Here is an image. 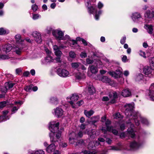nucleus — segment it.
<instances>
[{"label":"nucleus","mask_w":154,"mask_h":154,"mask_svg":"<svg viewBox=\"0 0 154 154\" xmlns=\"http://www.w3.org/2000/svg\"><path fill=\"white\" fill-rule=\"evenodd\" d=\"M59 123L55 121L50 122L49 128L52 133L50 134V141L51 142L56 143L61 136V132L58 130Z\"/></svg>","instance_id":"f257e3e1"},{"label":"nucleus","mask_w":154,"mask_h":154,"mask_svg":"<svg viewBox=\"0 0 154 154\" xmlns=\"http://www.w3.org/2000/svg\"><path fill=\"white\" fill-rule=\"evenodd\" d=\"M124 107L126 108L125 111V115L128 117H131V118L134 120L136 125L138 126L139 125V120H140V117L141 116L139 112L134 111L133 104L125 105Z\"/></svg>","instance_id":"f03ea898"},{"label":"nucleus","mask_w":154,"mask_h":154,"mask_svg":"<svg viewBox=\"0 0 154 154\" xmlns=\"http://www.w3.org/2000/svg\"><path fill=\"white\" fill-rule=\"evenodd\" d=\"M106 128L102 127L101 129V131L104 134L107 133V131L112 133L114 135H116L118 134V131L114 129L112 126H109L111 124V122L109 119H107L105 122Z\"/></svg>","instance_id":"7ed1b4c3"},{"label":"nucleus","mask_w":154,"mask_h":154,"mask_svg":"<svg viewBox=\"0 0 154 154\" xmlns=\"http://www.w3.org/2000/svg\"><path fill=\"white\" fill-rule=\"evenodd\" d=\"M76 135V133L74 132H72L69 135V142L70 143L74 144L75 146H77L79 144L83 142V140H81L78 141Z\"/></svg>","instance_id":"20e7f679"},{"label":"nucleus","mask_w":154,"mask_h":154,"mask_svg":"<svg viewBox=\"0 0 154 154\" xmlns=\"http://www.w3.org/2000/svg\"><path fill=\"white\" fill-rule=\"evenodd\" d=\"M52 35L57 39L59 40H66L67 39L66 37V35L65 37L63 36V33L61 30H53Z\"/></svg>","instance_id":"39448f33"},{"label":"nucleus","mask_w":154,"mask_h":154,"mask_svg":"<svg viewBox=\"0 0 154 154\" xmlns=\"http://www.w3.org/2000/svg\"><path fill=\"white\" fill-rule=\"evenodd\" d=\"M143 143V142L139 139L137 141L134 140L131 142L130 147L131 149L136 150L141 147Z\"/></svg>","instance_id":"423d86ee"},{"label":"nucleus","mask_w":154,"mask_h":154,"mask_svg":"<svg viewBox=\"0 0 154 154\" xmlns=\"http://www.w3.org/2000/svg\"><path fill=\"white\" fill-rule=\"evenodd\" d=\"M31 35L34 38L35 40L38 43H40L42 42L41 35L40 33L37 31H33L32 34Z\"/></svg>","instance_id":"0eeeda50"},{"label":"nucleus","mask_w":154,"mask_h":154,"mask_svg":"<svg viewBox=\"0 0 154 154\" xmlns=\"http://www.w3.org/2000/svg\"><path fill=\"white\" fill-rule=\"evenodd\" d=\"M57 74L60 77H65L69 75V71L65 69H61V68H58L57 71Z\"/></svg>","instance_id":"6e6552de"},{"label":"nucleus","mask_w":154,"mask_h":154,"mask_svg":"<svg viewBox=\"0 0 154 154\" xmlns=\"http://www.w3.org/2000/svg\"><path fill=\"white\" fill-rule=\"evenodd\" d=\"M141 17L140 13L138 12L133 13L131 16V18L135 23H138Z\"/></svg>","instance_id":"1a4fd4ad"},{"label":"nucleus","mask_w":154,"mask_h":154,"mask_svg":"<svg viewBox=\"0 0 154 154\" xmlns=\"http://www.w3.org/2000/svg\"><path fill=\"white\" fill-rule=\"evenodd\" d=\"M79 97L76 94H73L72 95L71 97H67V100H68L69 99L70 100H71V101H69V103H70L72 105V107L73 108H74L75 106H73V101H77L78 98Z\"/></svg>","instance_id":"9d476101"},{"label":"nucleus","mask_w":154,"mask_h":154,"mask_svg":"<svg viewBox=\"0 0 154 154\" xmlns=\"http://www.w3.org/2000/svg\"><path fill=\"white\" fill-rule=\"evenodd\" d=\"M108 73L115 78H118L120 77L122 74V72L119 69L117 70L116 72L110 71L108 72Z\"/></svg>","instance_id":"9b49d317"},{"label":"nucleus","mask_w":154,"mask_h":154,"mask_svg":"<svg viewBox=\"0 0 154 154\" xmlns=\"http://www.w3.org/2000/svg\"><path fill=\"white\" fill-rule=\"evenodd\" d=\"M124 149L123 146L120 143L116 146H111L109 147L108 150H113L115 151H120Z\"/></svg>","instance_id":"f8f14e48"},{"label":"nucleus","mask_w":154,"mask_h":154,"mask_svg":"<svg viewBox=\"0 0 154 154\" xmlns=\"http://www.w3.org/2000/svg\"><path fill=\"white\" fill-rule=\"evenodd\" d=\"M66 37L67 38V39L66 40L69 42V45L71 47L75 48V45H77L76 41L70 38L69 36L68 35H66Z\"/></svg>","instance_id":"ddd939ff"},{"label":"nucleus","mask_w":154,"mask_h":154,"mask_svg":"<svg viewBox=\"0 0 154 154\" xmlns=\"http://www.w3.org/2000/svg\"><path fill=\"white\" fill-rule=\"evenodd\" d=\"M53 49L54 51L55 55L57 57H60L62 54V52L60 50L59 47L56 45L53 46Z\"/></svg>","instance_id":"4468645a"},{"label":"nucleus","mask_w":154,"mask_h":154,"mask_svg":"<svg viewBox=\"0 0 154 154\" xmlns=\"http://www.w3.org/2000/svg\"><path fill=\"white\" fill-rule=\"evenodd\" d=\"M63 109L60 107H57L54 109L55 114L58 117L62 116L63 114Z\"/></svg>","instance_id":"2eb2a0df"},{"label":"nucleus","mask_w":154,"mask_h":154,"mask_svg":"<svg viewBox=\"0 0 154 154\" xmlns=\"http://www.w3.org/2000/svg\"><path fill=\"white\" fill-rule=\"evenodd\" d=\"M121 95L124 97H129L131 95V91L128 89L123 90L121 93Z\"/></svg>","instance_id":"dca6fc26"},{"label":"nucleus","mask_w":154,"mask_h":154,"mask_svg":"<svg viewBox=\"0 0 154 154\" xmlns=\"http://www.w3.org/2000/svg\"><path fill=\"white\" fill-rule=\"evenodd\" d=\"M131 125V128H129L127 131V133L128 135L130 136L131 138H133L134 137L135 134L134 132V131L133 127H134V125L132 124H130Z\"/></svg>","instance_id":"f3484780"},{"label":"nucleus","mask_w":154,"mask_h":154,"mask_svg":"<svg viewBox=\"0 0 154 154\" xmlns=\"http://www.w3.org/2000/svg\"><path fill=\"white\" fill-rule=\"evenodd\" d=\"M109 99L111 103H114L115 102V99L117 97V94L116 92L111 93L109 95Z\"/></svg>","instance_id":"a211bd4d"},{"label":"nucleus","mask_w":154,"mask_h":154,"mask_svg":"<svg viewBox=\"0 0 154 154\" xmlns=\"http://www.w3.org/2000/svg\"><path fill=\"white\" fill-rule=\"evenodd\" d=\"M96 130H92L90 132L88 131L87 134L90 136V138L91 139H93L98 135L96 133Z\"/></svg>","instance_id":"6ab92c4d"},{"label":"nucleus","mask_w":154,"mask_h":154,"mask_svg":"<svg viewBox=\"0 0 154 154\" xmlns=\"http://www.w3.org/2000/svg\"><path fill=\"white\" fill-rule=\"evenodd\" d=\"M85 72H84V71L82 72H78L76 73L75 77L76 79H85Z\"/></svg>","instance_id":"aec40b11"},{"label":"nucleus","mask_w":154,"mask_h":154,"mask_svg":"<svg viewBox=\"0 0 154 154\" xmlns=\"http://www.w3.org/2000/svg\"><path fill=\"white\" fill-rule=\"evenodd\" d=\"M55 144L54 143H51L47 147L46 151L48 153H51L55 150Z\"/></svg>","instance_id":"412c9836"},{"label":"nucleus","mask_w":154,"mask_h":154,"mask_svg":"<svg viewBox=\"0 0 154 154\" xmlns=\"http://www.w3.org/2000/svg\"><path fill=\"white\" fill-rule=\"evenodd\" d=\"M144 16L146 18V22L148 23V22L146 21L147 19H151L152 18V12H151L149 10H147L145 13L144 14Z\"/></svg>","instance_id":"4be33fe9"},{"label":"nucleus","mask_w":154,"mask_h":154,"mask_svg":"<svg viewBox=\"0 0 154 154\" xmlns=\"http://www.w3.org/2000/svg\"><path fill=\"white\" fill-rule=\"evenodd\" d=\"M144 27L147 30L149 33L151 34L152 33L153 28L152 25L146 24L144 25Z\"/></svg>","instance_id":"5701e85b"},{"label":"nucleus","mask_w":154,"mask_h":154,"mask_svg":"<svg viewBox=\"0 0 154 154\" xmlns=\"http://www.w3.org/2000/svg\"><path fill=\"white\" fill-rule=\"evenodd\" d=\"M152 69L148 66H145L143 69V72L146 75L150 74L152 72Z\"/></svg>","instance_id":"b1692460"},{"label":"nucleus","mask_w":154,"mask_h":154,"mask_svg":"<svg viewBox=\"0 0 154 154\" xmlns=\"http://www.w3.org/2000/svg\"><path fill=\"white\" fill-rule=\"evenodd\" d=\"M99 80L103 82L109 83L111 82V80L106 76H102L99 78Z\"/></svg>","instance_id":"393cba45"},{"label":"nucleus","mask_w":154,"mask_h":154,"mask_svg":"<svg viewBox=\"0 0 154 154\" xmlns=\"http://www.w3.org/2000/svg\"><path fill=\"white\" fill-rule=\"evenodd\" d=\"M87 5H87V6L88 7V13L90 14H93L94 13V11H95V8L92 6H91L90 7H89V5H90L89 2H87Z\"/></svg>","instance_id":"a878e982"},{"label":"nucleus","mask_w":154,"mask_h":154,"mask_svg":"<svg viewBox=\"0 0 154 154\" xmlns=\"http://www.w3.org/2000/svg\"><path fill=\"white\" fill-rule=\"evenodd\" d=\"M149 96L150 97V98L152 100H154V89L150 87L149 89V92L148 93Z\"/></svg>","instance_id":"bb28decb"},{"label":"nucleus","mask_w":154,"mask_h":154,"mask_svg":"<svg viewBox=\"0 0 154 154\" xmlns=\"http://www.w3.org/2000/svg\"><path fill=\"white\" fill-rule=\"evenodd\" d=\"M94 112L92 110L88 111L85 110L84 111V113L85 115L88 117H89L94 113Z\"/></svg>","instance_id":"cd10ccee"},{"label":"nucleus","mask_w":154,"mask_h":154,"mask_svg":"<svg viewBox=\"0 0 154 154\" xmlns=\"http://www.w3.org/2000/svg\"><path fill=\"white\" fill-rule=\"evenodd\" d=\"M89 93L91 94H93L95 92V89L92 85H90L88 86Z\"/></svg>","instance_id":"c85d7f7f"},{"label":"nucleus","mask_w":154,"mask_h":154,"mask_svg":"<svg viewBox=\"0 0 154 154\" xmlns=\"http://www.w3.org/2000/svg\"><path fill=\"white\" fill-rule=\"evenodd\" d=\"M54 59L51 55H48L45 59V61L46 63H50L54 62Z\"/></svg>","instance_id":"c756f323"},{"label":"nucleus","mask_w":154,"mask_h":154,"mask_svg":"<svg viewBox=\"0 0 154 154\" xmlns=\"http://www.w3.org/2000/svg\"><path fill=\"white\" fill-rule=\"evenodd\" d=\"M91 72L93 73H96L98 72V69L96 66L92 65L90 66Z\"/></svg>","instance_id":"7c9ffc66"},{"label":"nucleus","mask_w":154,"mask_h":154,"mask_svg":"<svg viewBox=\"0 0 154 154\" xmlns=\"http://www.w3.org/2000/svg\"><path fill=\"white\" fill-rule=\"evenodd\" d=\"M4 49L5 50L4 51H5L6 52H8L10 51L12 49V46L10 44L6 45L4 46Z\"/></svg>","instance_id":"2f4dec72"},{"label":"nucleus","mask_w":154,"mask_h":154,"mask_svg":"<svg viewBox=\"0 0 154 154\" xmlns=\"http://www.w3.org/2000/svg\"><path fill=\"white\" fill-rule=\"evenodd\" d=\"M9 33V31L6 30L3 28H0V35H5Z\"/></svg>","instance_id":"473e14b6"},{"label":"nucleus","mask_w":154,"mask_h":154,"mask_svg":"<svg viewBox=\"0 0 154 154\" xmlns=\"http://www.w3.org/2000/svg\"><path fill=\"white\" fill-rule=\"evenodd\" d=\"M143 75L142 74L139 73L135 76V79L136 81H140L143 79Z\"/></svg>","instance_id":"72a5a7b5"},{"label":"nucleus","mask_w":154,"mask_h":154,"mask_svg":"<svg viewBox=\"0 0 154 154\" xmlns=\"http://www.w3.org/2000/svg\"><path fill=\"white\" fill-rule=\"evenodd\" d=\"M15 84L14 83L10 82L6 83L5 84V88L6 89H10L14 86Z\"/></svg>","instance_id":"f704fd0d"},{"label":"nucleus","mask_w":154,"mask_h":154,"mask_svg":"<svg viewBox=\"0 0 154 154\" xmlns=\"http://www.w3.org/2000/svg\"><path fill=\"white\" fill-rule=\"evenodd\" d=\"M94 12H96V14L95 15V19L96 20H97L99 19V15L102 14V11L100 10L99 11L97 12H96V10L95 9V11H94Z\"/></svg>","instance_id":"c9c22d12"},{"label":"nucleus","mask_w":154,"mask_h":154,"mask_svg":"<svg viewBox=\"0 0 154 154\" xmlns=\"http://www.w3.org/2000/svg\"><path fill=\"white\" fill-rule=\"evenodd\" d=\"M71 65L72 68H76L78 67H80L81 63L78 62L72 63H71Z\"/></svg>","instance_id":"e433bc0d"},{"label":"nucleus","mask_w":154,"mask_h":154,"mask_svg":"<svg viewBox=\"0 0 154 154\" xmlns=\"http://www.w3.org/2000/svg\"><path fill=\"white\" fill-rule=\"evenodd\" d=\"M97 152L96 151H94L93 152H90L88 150H85L81 152V154H96Z\"/></svg>","instance_id":"4c0bfd02"},{"label":"nucleus","mask_w":154,"mask_h":154,"mask_svg":"<svg viewBox=\"0 0 154 154\" xmlns=\"http://www.w3.org/2000/svg\"><path fill=\"white\" fill-rule=\"evenodd\" d=\"M140 120L143 124L146 125H147L149 124L148 121L146 119L142 117H140Z\"/></svg>","instance_id":"58836bf2"},{"label":"nucleus","mask_w":154,"mask_h":154,"mask_svg":"<svg viewBox=\"0 0 154 154\" xmlns=\"http://www.w3.org/2000/svg\"><path fill=\"white\" fill-rule=\"evenodd\" d=\"M99 117L98 116H94L91 118L92 123L93 124H94L97 122L98 121L99 119Z\"/></svg>","instance_id":"ea45409f"},{"label":"nucleus","mask_w":154,"mask_h":154,"mask_svg":"<svg viewBox=\"0 0 154 154\" xmlns=\"http://www.w3.org/2000/svg\"><path fill=\"white\" fill-rule=\"evenodd\" d=\"M13 48L15 49V51L17 54H20L22 50L21 48H19V47H17L16 46H14Z\"/></svg>","instance_id":"a19ab883"},{"label":"nucleus","mask_w":154,"mask_h":154,"mask_svg":"<svg viewBox=\"0 0 154 154\" xmlns=\"http://www.w3.org/2000/svg\"><path fill=\"white\" fill-rule=\"evenodd\" d=\"M15 38L17 43H20L22 42V40L21 39L20 35V34L16 35L15 36Z\"/></svg>","instance_id":"79ce46f5"},{"label":"nucleus","mask_w":154,"mask_h":154,"mask_svg":"<svg viewBox=\"0 0 154 154\" xmlns=\"http://www.w3.org/2000/svg\"><path fill=\"white\" fill-rule=\"evenodd\" d=\"M150 66L152 69H154V57L150 58L149 60Z\"/></svg>","instance_id":"37998d69"},{"label":"nucleus","mask_w":154,"mask_h":154,"mask_svg":"<svg viewBox=\"0 0 154 154\" xmlns=\"http://www.w3.org/2000/svg\"><path fill=\"white\" fill-rule=\"evenodd\" d=\"M8 113V111L7 110L3 111H2L3 115H2L4 116L5 118V120H8L9 119L8 116H7Z\"/></svg>","instance_id":"c03bdc74"},{"label":"nucleus","mask_w":154,"mask_h":154,"mask_svg":"<svg viewBox=\"0 0 154 154\" xmlns=\"http://www.w3.org/2000/svg\"><path fill=\"white\" fill-rule=\"evenodd\" d=\"M114 118L116 119H122L123 116H122L119 113H117L115 114L114 115Z\"/></svg>","instance_id":"a18cd8bd"},{"label":"nucleus","mask_w":154,"mask_h":154,"mask_svg":"<svg viewBox=\"0 0 154 154\" xmlns=\"http://www.w3.org/2000/svg\"><path fill=\"white\" fill-rule=\"evenodd\" d=\"M41 16L38 14H34L32 15V18L34 20H36L40 18Z\"/></svg>","instance_id":"49530a36"},{"label":"nucleus","mask_w":154,"mask_h":154,"mask_svg":"<svg viewBox=\"0 0 154 154\" xmlns=\"http://www.w3.org/2000/svg\"><path fill=\"white\" fill-rule=\"evenodd\" d=\"M95 144L94 142H90L88 145V148L89 149H91L94 147Z\"/></svg>","instance_id":"de8ad7c7"},{"label":"nucleus","mask_w":154,"mask_h":154,"mask_svg":"<svg viewBox=\"0 0 154 154\" xmlns=\"http://www.w3.org/2000/svg\"><path fill=\"white\" fill-rule=\"evenodd\" d=\"M54 29H53L51 26H48L47 27L46 29V32L48 34H50L51 33V32H52L53 30H54Z\"/></svg>","instance_id":"09e8293b"},{"label":"nucleus","mask_w":154,"mask_h":154,"mask_svg":"<svg viewBox=\"0 0 154 154\" xmlns=\"http://www.w3.org/2000/svg\"><path fill=\"white\" fill-rule=\"evenodd\" d=\"M51 102L52 103L55 104L57 101V99L55 97H52L50 98Z\"/></svg>","instance_id":"8fccbe9b"},{"label":"nucleus","mask_w":154,"mask_h":154,"mask_svg":"<svg viewBox=\"0 0 154 154\" xmlns=\"http://www.w3.org/2000/svg\"><path fill=\"white\" fill-rule=\"evenodd\" d=\"M32 154H45V152L42 150L40 149L36 151L35 152H33Z\"/></svg>","instance_id":"3c124183"},{"label":"nucleus","mask_w":154,"mask_h":154,"mask_svg":"<svg viewBox=\"0 0 154 154\" xmlns=\"http://www.w3.org/2000/svg\"><path fill=\"white\" fill-rule=\"evenodd\" d=\"M9 58V57L5 55L0 54V60L8 59Z\"/></svg>","instance_id":"603ef678"},{"label":"nucleus","mask_w":154,"mask_h":154,"mask_svg":"<svg viewBox=\"0 0 154 154\" xmlns=\"http://www.w3.org/2000/svg\"><path fill=\"white\" fill-rule=\"evenodd\" d=\"M38 8V6L36 4L33 5L32 6V9L34 12L36 11Z\"/></svg>","instance_id":"864d4df0"},{"label":"nucleus","mask_w":154,"mask_h":154,"mask_svg":"<svg viewBox=\"0 0 154 154\" xmlns=\"http://www.w3.org/2000/svg\"><path fill=\"white\" fill-rule=\"evenodd\" d=\"M7 102L5 101L0 102V109L6 106Z\"/></svg>","instance_id":"5fc2aeb1"},{"label":"nucleus","mask_w":154,"mask_h":154,"mask_svg":"<svg viewBox=\"0 0 154 154\" xmlns=\"http://www.w3.org/2000/svg\"><path fill=\"white\" fill-rule=\"evenodd\" d=\"M69 56L72 58H74L75 57L76 55L75 53L73 51H70L69 53Z\"/></svg>","instance_id":"6e6d98bb"},{"label":"nucleus","mask_w":154,"mask_h":154,"mask_svg":"<svg viewBox=\"0 0 154 154\" xmlns=\"http://www.w3.org/2000/svg\"><path fill=\"white\" fill-rule=\"evenodd\" d=\"M139 54L140 56L143 57L144 58H146V53L144 51H143L142 50H140L139 51Z\"/></svg>","instance_id":"4d7b16f0"},{"label":"nucleus","mask_w":154,"mask_h":154,"mask_svg":"<svg viewBox=\"0 0 154 154\" xmlns=\"http://www.w3.org/2000/svg\"><path fill=\"white\" fill-rule=\"evenodd\" d=\"M32 89V90L34 91H37L38 90V87L36 86H34L32 87V85H29V90Z\"/></svg>","instance_id":"13d9d810"},{"label":"nucleus","mask_w":154,"mask_h":154,"mask_svg":"<svg viewBox=\"0 0 154 154\" xmlns=\"http://www.w3.org/2000/svg\"><path fill=\"white\" fill-rule=\"evenodd\" d=\"M126 37L125 36L123 37L120 40V43L122 44H124L126 40Z\"/></svg>","instance_id":"bf43d9fd"},{"label":"nucleus","mask_w":154,"mask_h":154,"mask_svg":"<svg viewBox=\"0 0 154 154\" xmlns=\"http://www.w3.org/2000/svg\"><path fill=\"white\" fill-rule=\"evenodd\" d=\"M19 109L18 108H17V107L14 106L11 109L12 114L15 113Z\"/></svg>","instance_id":"052dcab7"},{"label":"nucleus","mask_w":154,"mask_h":154,"mask_svg":"<svg viewBox=\"0 0 154 154\" xmlns=\"http://www.w3.org/2000/svg\"><path fill=\"white\" fill-rule=\"evenodd\" d=\"M22 71V69L21 68L17 69L16 70V73L17 74L20 75Z\"/></svg>","instance_id":"680f3d73"},{"label":"nucleus","mask_w":154,"mask_h":154,"mask_svg":"<svg viewBox=\"0 0 154 154\" xmlns=\"http://www.w3.org/2000/svg\"><path fill=\"white\" fill-rule=\"evenodd\" d=\"M76 135L77 136V138L78 137H81L83 136V133L82 131H80L77 134H76Z\"/></svg>","instance_id":"e2e57ef3"},{"label":"nucleus","mask_w":154,"mask_h":154,"mask_svg":"<svg viewBox=\"0 0 154 154\" xmlns=\"http://www.w3.org/2000/svg\"><path fill=\"white\" fill-rule=\"evenodd\" d=\"M122 60L123 62H126L127 60V57L125 55H122Z\"/></svg>","instance_id":"0e129e2a"},{"label":"nucleus","mask_w":154,"mask_h":154,"mask_svg":"<svg viewBox=\"0 0 154 154\" xmlns=\"http://www.w3.org/2000/svg\"><path fill=\"white\" fill-rule=\"evenodd\" d=\"M86 62L88 64H91L93 63V60L90 58H88L86 59Z\"/></svg>","instance_id":"69168bd1"},{"label":"nucleus","mask_w":154,"mask_h":154,"mask_svg":"<svg viewBox=\"0 0 154 154\" xmlns=\"http://www.w3.org/2000/svg\"><path fill=\"white\" fill-rule=\"evenodd\" d=\"M103 6V5L101 2H99L98 4V8L100 9Z\"/></svg>","instance_id":"338daca9"},{"label":"nucleus","mask_w":154,"mask_h":154,"mask_svg":"<svg viewBox=\"0 0 154 154\" xmlns=\"http://www.w3.org/2000/svg\"><path fill=\"white\" fill-rule=\"evenodd\" d=\"M80 56L82 58H85L87 56V54L85 52H82L80 54Z\"/></svg>","instance_id":"774afa93"}]
</instances>
